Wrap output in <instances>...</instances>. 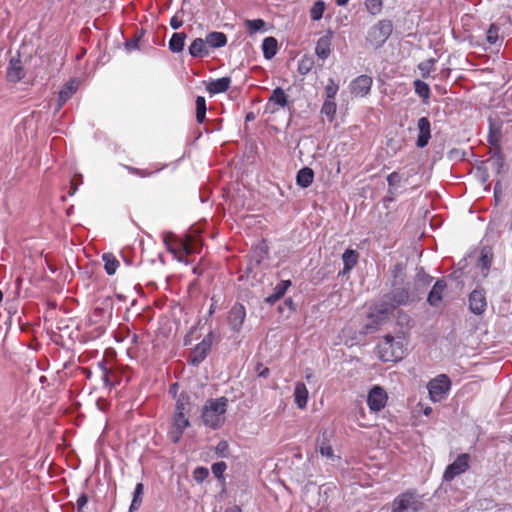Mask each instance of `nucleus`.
<instances>
[{
	"instance_id": "obj_28",
	"label": "nucleus",
	"mask_w": 512,
	"mask_h": 512,
	"mask_svg": "<svg viewBox=\"0 0 512 512\" xmlns=\"http://www.w3.org/2000/svg\"><path fill=\"white\" fill-rule=\"evenodd\" d=\"M278 49L277 40L274 37H266L262 43L263 55L266 59H272Z\"/></svg>"
},
{
	"instance_id": "obj_43",
	"label": "nucleus",
	"mask_w": 512,
	"mask_h": 512,
	"mask_svg": "<svg viewBox=\"0 0 512 512\" xmlns=\"http://www.w3.org/2000/svg\"><path fill=\"white\" fill-rule=\"evenodd\" d=\"M367 10L372 14L376 15L382 10V0H365Z\"/></svg>"
},
{
	"instance_id": "obj_19",
	"label": "nucleus",
	"mask_w": 512,
	"mask_h": 512,
	"mask_svg": "<svg viewBox=\"0 0 512 512\" xmlns=\"http://www.w3.org/2000/svg\"><path fill=\"white\" fill-rule=\"evenodd\" d=\"M447 287V284L444 279H438L430 290L427 302L433 306L437 307L443 298V293Z\"/></svg>"
},
{
	"instance_id": "obj_40",
	"label": "nucleus",
	"mask_w": 512,
	"mask_h": 512,
	"mask_svg": "<svg viewBox=\"0 0 512 512\" xmlns=\"http://www.w3.org/2000/svg\"><path fill=\"white\" fill-rule=\"evenodd\" d=\"M321 113L330 118V120H332L336 113L335 101L332 99H326L322 105Z\"/></svg>"
},
{
	"instance_id": "obj_26",
	"label": "nucleus",
	"mask_w": 512,
	"mask_h": 512,
	"mask_svg": "<svg viewBox=\"0 0 512 512\" xmlns=\"http://www.w3.org/2000/svg\"><path fill=\"white\" fill-rule=\"evenodd\" d=\"M314 180V172L309 167H304L297 172L296 182L302 188L309 187Z\"/></svg>"
},
{
	"instance_id": "obj_55",
	"label": "nucleus",
	"mask_w": 512,
	"mask_h": 512,
	"mask_svg": "<svg viewBox=\"0 0 512 512\" xmlns=\"http://www.w3.org/2000/svg\"><path fill=\"white\" fill-rule=\"evenodd\" d=\"M228 443L224 440L220 441L217 446H216V452L222 456V457H226V452L228 450Z\"/></svg>"
},
{
	"instance_id": "obj_20",
	"label": "nucleus",
	"mask_w": 512,
	"mask_h": 512,
	"mask_svg": "<svg viewBox=\"0 0 512 512\" xmlns=\"http://www.w3.org/2000/svg\"><path fill=\"white\" fill-rule=\"evenodd\" d=\"M331 40H332L331 32H329L328 34H326L318 39L316 48H315V53L320 59L325 60L330 55Z\"/></svg>"
},
{
	"instance_id": "obj_30",
	"label": "nucleus",
	"mask_w": 512,
	"mask_h": 512,
	"mask_svg": "<svg viewBox=\"0 0 512 512\" xmlns=\"http://www.w3.org/2000/svg\"><path fill=\"white\" fill-rule=\"evenodd\" d=\"M186 34L183 32L174 33L169 40V49L173 53H179L184 49Z\"/></svg>"
},
{
	"instance_id": "obj_36",
	"label": "nucleus",
	"mask_w": 512,
	"mask_h": 512,
	"mask_svg": "<svg viewBox=\"0 0 512 512\" xmlns=\"http://www.w3.org/2000/svg\"><path fill=\"white\" fill-rule=\"evenodd\" d=\"M319 452L323 457H326L329 460L335 461L338 457L334 454L333 448L329 445L325 436L321 440L319 444Z\"/></svg>"
},
{
	"instance_id": "obj_51",
	"label": "nucleus",
	"mask_w": 512,
	"mask_h": 512,
	"mask_svg": "<svg viewBox=\"0 0 512 512\" xmlns=\"http://www.w3.org/2000/svg\"><path fill=\"white\" fill-rule=\"evenodd\" d=\"M88 503V497L86 494H81L77 499V512H84V508Z\"/></svg>"
},
{
	"instance_id": "obj_61",
	"label": "nucleus",
	"mask_w": 512,
	"mask_h": 512,
	"mask_svg": "<svg viewBox=\"0 0 512 512\" xmlns=\"http://www.w3.org/2000/svg\"><path fill=\"white\" fill-rule=\"evenodd\" d=\"M395 196H396L395 189H389L386 199L388 201H393L395 199Z\"/></svg>"
},
{
	"instance_id": "obj_64",
	"label": "nucleus",
	"mask_w": 512,
	"mask_h": 512,
	"mask_svg": "<svg viewBox=\"0 0 512 512\" xmlns=\"http://www.w3.org/2000/svg\"><path fill=\"white\" fill-rule=\"evenodd\" d=\"M253 119H254V114H253L252 112H250V113H248V114L246 115V120H247V121H251V120H253Z\"/></svg>"
},
{
	"instance_id": "obj_57",
	"label": "nucleus",
	"mask_w": 512,
	"mask_h": 512,
	"mask_svg": "<svg viewBox=\"0 0 512 512\" xmlns=\"http://www.w3.org/2000/svg\"><path fill=\"white\" fill-rule=\"evenodd\" d=\"M499 138H500V132L498 131L496 133L493 129H490V133L488 136L489 143L492 145H496L499 141Z\"/></svg>"
},
{
	"instance_id": "obj_16",
	"label": "nucleus",
	"mask_w": 512,
	"mask_h": 512,
	"mask_svg": "<svg viewBox=\"0 0 512 512\" xmlns=\"http://www.w3.org/2000/svg\"><path fill=\"white\" fill-rule=\"evenodd\" d=\"M25 70L18 54L10 59L7 67V79L10 82L17 83L25 77Z\"/></svg>"
},
{
	"instance_id": "obj_15",
	"label": "nucleus",
	"mask_w": 512,
	"mask_h": 512,
	"mask_svg": "<svg viewBox=\"0 0 512 512\" xmlns=\"http://www.w3.org/2000/svg\"><path fill=\"white\" fill-rule=\"evenodd\" d=\"M372 83L373 80L370 76L360 75L351 82V93L356 97H364L369 93Z\"/></svg>"
},
{
	"instance_id": "obj_1",
	"label": "nucleus",
	"mask_w": 512,
	"mask_h": 512,
	"mask_svg": "<svg viewBox=\"0 0 512 512\" xmlns=\"http://www.w3.org/2000/svg\"><path fill=\"white\" fill-rule=\"evenodd\" d=\"M402 273L401 264H396L393 269L394 282L393 289L390 293L386 294L380 304L385 307L390 313L402 305H407L410 302V293L408 288L402 286L403 279L400 278Z\"/></svg>"
},
{
	"instance_id": "obj_6",
	"label": "nucleus",
	"mask_w": 512,
	"mask_h": 512,
	"mask_svg": "<svg viewBox=\"0 0 512 512\" xmlns=\"http://www.w3.org/2000/svg\"><path fill=\"white\" fill-rule=\"evenodd\" d=\"M421 507L422 503L414 493L405 492L394 499L392 512H417Z\"/></svg>"
},
{
	"instance_id": "obj_25",
	"label": "nucleus",
	"mask_w": 512,
	"mask_h": 512,
	"mask_svg": "<svg viewBox=\"0 0 512 512\" xmlns=\"http://www.w3.org/2000/svg\"><path fill=\"white\" fill-rule=\"evenodd\" d=\"M294 399L298 408L303 409L307 405L308 390L304 383L298 382L294 389Z\"/></svg>"
},
{
	"instance_id": "obj_14",
	"label": "nucleus",
	"mask_w": 512,
	"mask_h": 512,
	"mask_svg": "<svg viewBox=\"0 0 512 512\" xmlns=\"http://www.w3.org/2000/svg\"><path fill=\"white\" fill-rule=\"evenodd\" d=\"M387 394L379 386L373 387L367 397V403L372 411L378 412L386 405Z\"/></svg>"
},
{
	"instance_id": "obj_56",
	"label": "nucleus",
	"mask_w": 512,
	"mask_h": 512,
	"mask_svg": "<svg viewBox=\"0 0 512 512\" xmlns=\"http://www.w3.org/2000/svg\"><path fill=\"white\" fill-rule=\"evenodd\" d=\"M125 47L127 51L136 50L139 48V38H133L131 40L126 41Z\"/></svg>"
},
{
	"instance_id": "obj_11",
	"label": "nucleus",
	"mask_w": 512,
	"mask_h": 512,
	"mask_svg": "<svg viewBox=\"0 0 512 512\" xmlns=\"http://www.w3.org/2000/svg\"><path fill=\"white\" fill-rule=\"evenodd\" d=\"M246 318V309L240 304H234L228 312L227 323L233 332L239 333L242 330Z\"/></svg>"
},
{
	"instance_id": "obj_62",
	"label": "nucleus",
	"mask_w": 512,
	"mask_h": 512,
	"mask_svg": "<svg viewBox=\"0 0 512 512\" xmlns=\"http://www.w3.org/2000/svg\"><path fill=\"white\" fill-rule=\"evenodd\" d=\"M226 512H241V509L238 506H234L227 509Z\"/></svg>"
},
{
	"instance_id": "obj_12",
	"label": "nucleus",
	"mask_w": 512,
	"mask_h": 512,
	"mask_svg": "<svg viewBox=\"0 0 512 512\" xmlns=\"http://www.w3.org/2000/svg\"><path fill=\"white\" fill-rule=\"evenodd\" d=\"M288 105V96L281 87L275 88L265 106V110L269 113H275L278 108H285Z\"/></svg>"
},
{
	"instance_id": "obj_60",
	"label": "nucleus",
	"mask_w": 512,
	"mask_h": 512,
	"mask_svg": "<svg viewBox=\"0 0 512 512\" xmlns=\"http://www.w3.org/2000/svg\"><path fill=\"white\" fill-rule=\"evenodd\" d=\"M285 305L287 307H289V309L291 311H295V309H296L295 304H294V302H293V300L291 298H288V299L285 300Z\"/></svg>"
},
{
	"instance_id": "obj_49",
	"label": "nucleus",
	"mask_w": 512,
	"mask_h": 512,
	"mask_svg": "<svg viewBox=\"0 0 512 512\" xmlns=\"http://www.w3.org/2000/svg\"><path fill=\"white\" fill-rule=\"evenodd\" d=\"M227 465L225 462H216L212 465V472L217 478H221L225 472Z\"/></svg>"
},
{
	"instance_id": "obj_8",
	"label": "nucleus",
	"mask_w": 512,
	"mask_h": 512,
	"mask_svg": "<svg viewBox=\"0 0 512 512\" xmlns=\"http://www.w3.org/2000/svg\"><path fill=\"white\" fill-rule=\"evenodd\" d=\"M470 455L463 453L457 456L453 463L448 465L443 474V481H452L455 477L466 472L470 465Z\"/></svg>"
},
{
	"instance_id": "obj_46",
	"label": "nucleus",
	"mask_w": 512,
	"mask_h": 512,
	"mask_svg": "<svg viewBox=\"0 0 512 512\" xmlns=\"http://www.w3.org/2000/svg\"><path fill=\"white\" fill-rule=\"evenodd\" d=\"M434 62H435L434 59H430V60L421 62L418 65V68L421 71V75H422L423 78H427L429 76V74H430V72L432 70Z\"/></svg>"
},
{
	"instance_id": "obj_32",
	"label": "nucleus",
	"mask_w": 512,
	"mask_h": 512,
	"mask_svg": "<svg viewBox=\"0 0 512 512\" xmlns=\"http://www.w3.org/2000/svg\"><path fill=\"white\" fill-rule=\"evenodd\" d=\"M413 84L415 93L423 100L424 103H427L431 93L429 85L419 79L415 80Z\"/></svg>"
},
{
	"instance_id": "obj_22",
	"label": "nucleus",
	"mask_w": 512,
	"mask_h": 512,
	"mask_svg": "<svg viewBox=\"0 0 512 512\" xmlns=\"http://www.w3.org/2000/svg\"><path fill=\"white\" fill-rule=\"evenodd\" d=\"M291 286L290 280L280 281L273 289V293L267 296L264 301L270 305L276 303L286 293L287 289Z\"/></svg>"
},
{
	"instance_id": "obj_17",
	"label": "nucleus",
	"mask_w": 512,
	"mask_h": 512,
	"mask_svg": "<svg viewBox=\"0 0 512 512\" xmlns=\"http://www.w3.org/2000/svg\"><path fill=\"white\" fill-rule=\"evenodd\" d=\"M418 137L416 145L418 148H424L428 145L431 138V124L427 117H421L417 122Z\"/></svg>"
},
{
	"instance_id": "obj_52",
	"label": "nucleus",
	"mask_w": 512,
	"mask_h": 512,
	"mask_svg": "<svg viewBox=\"0 0 512 512\" xmlns=\"http://www.w3.org/2000/svg\"><path fill=\"white\" fill-rule=\"evenodd\" d=\"M126 168L130 173L138 175L140 177H148L152 174V172H148L146 170L135 168V167L126 166Z\"/></svg>"
},
{
	"instance_id": "obj_21",
	"label": "nucleus",
	"mask_w": 512,
	"mask_h": 512,
	"mask_svg": "<svg viewBox=\"0 0 512 512\" xmlns=\"http://www.w3.org/2000/svg\"><path fill=\"white\" fill-rule=\"evenodd\" d=\"M231 84V78L230 77H222L216 80L210 81L206 89L211 95L219 94L226 92Z\"/></svg>"
},
{
	"instance_id": "obj_50",
	"label": "nucleus",
	"mask_w": 512,
	"mask_h": 512,
	"mask_svg": "<svg viewBox=\"0 0 512 512\" xmlns=\"http://www.w3.org/2000/svg\"><path fill=\"white\" fill-rule=\"evenodd\" d=\"M183 432H184L183 429L171 427V429L169 430V433H168L170 440L173 443H178L182 438Z\"/></svg>"
},
{
	"instance_id": "obj_37",
	"label": "nucleus",
	"mask_w": 512,
	"mask_h": 512,
	"mask_svg": "<svg viewBox=\"0 0 512 512\" xmlns=\"http://www.w3.org/2000/svg\"><path fill=\"white\" fill-rule=\"evenodd\" d=\"M314 66V59L311 56L304 55L298 62V72L301 75L308 74Z\"/></svg>"
},
{
	"instance_id": "obj_47",
	"label": "nucleus",
	"mask_w": 512,
	"mask_h": 512,
	"mask_svg": "<svg viewBox=\"0 0 512 512\" xmlns=\"http://www.w3.org/2000/svg\"><path fill=\"white\" fill-rule=\"evenodd\" d=\"M498 27L495 24H491L487 33L486 39L490 44H495L498 40Z\"/></svg>"
},
{
	"instance_id": "obj_9",
	"label": "nucleus",
	"mask_w": 512,
	"mask_h": 512,
	"mask_svg": "<svg viewBox=\"0 0 512 512\" xmlns=\"http://www.w3.org/2000/svg\"><path fill=\"white\" fill-rule=\"evenodd\" d=\"M385 307H383L380 303L377 304L374 308V311L370 312L368 315V322L364 325V333H373L378 330V328L388 319L389 315H391Z\"/></svg>"
},
{
	"instance_id": "obj_4",
	"label": "nucleus",
	"mask_w": 512,
	"mask_h": 512,
	"mask_svg": "<svg viewBox=\"0 0 512 512\" xmlns=\"http://www.w3.org/2000/svg\"><path fill=\"white\" fill-rule=\"evenodd\" d=\"M379 358L384 362H396L404 357V347L400 337L386 335L378 344Z\"/></svg>"
},
{
	"instance_id": "obj_24",
	"label": "nucleus",
	"mask_w": 512,
	"mask_h": 512,
	"mask_svg": "<svg viewBox=\"0 0 512 512\" xmlns=\"http://www.w3.org/2000/svg\"><path fill=\"white\" fill-rule=\"evenodd\" d=\"M189 54L192 57H204L209 54V49L206 44V40L202 38H196L192 41L189 48Z\"/></svg>"
},
{
	"instance_id": "obj_3",
	"label": "nucleus",
	"mask_w": 512,
	"mask_h": 512,
	"mask_svg": "<svg viewBox=\"0 0 512 512\" xmlns=\"http://www.w3.org/2000/svg\"><path fill=\"white\" fill-rule=\"evenodd\" d=\"M163 242L166 249L174 255L179 262L188 264L186 256L197 252L198 243L193 241L191 238L179 239L172 232L164 234Z\"/></svg>"
},
{
	"instance_id": "obj_31",
	"label": "nucleus",
	"mask_w": 512,
	"mask_h": 512,
	"mask_svg": "<svg viewBox=\"0 0 512 512\" xmlns=\"http://www.w3.org/2000/svg\"><path fill=\"white\" fill-rule=\"evenodd\" d=\"M102 260L104 262V268L108 275L115 274L117 268L119 267L120 263L116 259V257L111 253H104L102 255Z\"/></svg>"
},
{
	"instance_id": "obj_35",
	"label": "nucleus",
	"mask_w": 512,
	"mask_h": 512,
	"mask_svg": "<svg viewBox=\"0 0 512 512\" xmlns=\"http://www.w3.org/2000/svg\"><path fill=\"white\" fill-rule=\"evenodd\" d=\"M144 493V485L142 483H138L134 489L133 499L130 505V512L137 510L140 507L142 502V496Z\"/></svg>"
},
{
	"instance_id": "obj_54",
	"label": "nucleus",
	"mask_w": 512,
	"mask_h": 512,
	"mask_svg": "<svg viewBox=\"0 0 512 512\" xmlns=\"http://www.w3.org/2000/svg\"><path fill=\"white\" fill-rule=\"evenodd\" d=\"M82 184V176L81 175H76L72 181H71V191H70V195H74L75 192L77 191L78 189V186Z\"/></svg>"
},
{
	"instance_id": "obj_33",
	"label": "nucleus",
	"mask_w": 512,
	"mask_h": 512,
	"mask_svg": "<svg viewBox=\"0 0 512 512\" xmlns=\"http://www.w3.org/2000/svg\"><path fill=\"white\" fill-rule=\"evenodd\" d=\"M493 260V255L490 249L484 248L481 251V255L479 258V265L481 266L482 270L484 271V275L486 276Z\"/></svg>"
},
{
	"instance_id": "obj_27",
	"label": "nucleus",
	"mask_w": 512,
	"mask_h": 512,
	"mask_svg": "<svg viewBox=\"0 0 512 512\" xmlns=\"http://www.w3.org/2000/svg\"><path fill=\"white\" fill-rule=\"evenodd\" d=\"M358 257H359V254L357 253V251L352 250V249H347L343 253V255H342V260H343V264H344L343 274L349 272L351 269L354 268V266L357 264Z\"/></svg>"
},
{
	"instance_id": "obj_5",
	"label": "nucleus",
	"mask_w": 512,
	"mask_h": 512,
	"mask_svg": "<svg viewBox=\"0 0 512 512\" xmlns=\"http://www.w3.org/2000/svg\"><path fill=\"white\" fill-rule=\"evenodd\" d=\"M393 31V24L388 19L378 21L367 32L366 42L373 48L378 49L384 45Z\"/></svg>"
},
{
	"instance_id": "obj_58",
	"label": "nucleus",
	"mask_w": 512,
	"mask_h": 512,
	"mask_svg": "<svg viewBox=\"0 0 512 512\" xmlns=\"http://www.w3.org/2000/svg\"><path fill=\"white\" fill-rule=\"evenodd\" d=\"M100 366H101L102 373H103L102 379L104 381V384L106 386L111 385L109 372L107 371V369L105 368V366L102 363L100 364Z\"/></svg>"
},
{
	"instance_id": "obj_44",
	"label": "nucleus",
	"mask_w": 512,
	"mask_h": 512,
	"mask_svg": "<svg viewBox=\"0 0 512 512\" xmlns=\"http://www.w3.org/2000/svg\"><path fill=\"white\" fill-rule=\"evenodd\" d=\"M209 476V470L206 467L199 466L193 471V478L197 483H202Z\"/></svg>"
},
{
	"instance_id": "obj_18",
	"label": "nucleus",
	"mask_w": 512,
	"mask_h": 512,
	"mask_svg": "<svg viewBox=\"0 0 512 512\" xmlns=\"http://www.w3.org/2000/svg\"><path fill=\"white\" fill-rule=\"evenodd\" d=\"M433 277L426 274L423 268L417 269V274L414 281V291L412 296L414 298H420V295L424 290L431 284Z\"/></svg>"
},
{
	"instance_id": "obj_7",
	"label": "nucleus",
	"mask_w": 512,
	"mask_h": 512,
	"mask_svg": "<svg viewBox=\"0 0 512 512\" xmlns=\"http://www.w3.org/2000/svg\"><path fill=\"white\" fill-rule=\"evenodd\" d=\"M428 391L433 402L443 400L450 389V380L446 375H440L428 383Z\"/></svg>"
},
{
	"instance_id": "obj_23",
	"label": "nucleus",
	"mask_w": 512,
	"mask_h": 512,
	"mask_svg": "<svg viewBox=\"0 0 512 512\" xmlns=\"http://www.w3.org/2000/svg\"><path fill=\"white\" fill-rule=\"evenodd\" d=\"M206 44L208 49L221 48L227 44V36L223 32L213 31L206 35Z\"/></svg>"
},
{
	"instance_id": "obj_48",
	"label": "nucleus",
	"mask_w": 512,
	"mask_h": 512,
	"mask_svg": "<svg viewBox=\"0 0 512 512\" xmlns=\"http://www.w3.org/2000/svg\"><path fill=\"white\" fill-rule=\"evenodd\" d=\"M401 181V176L397 172H392L387 177V182L389 185V189H395L398 187Z\"/></svg>"
},
{
	"instance_id": "obj_45",
	"label": "nucleus",
	"mask_w": 512,
	"mask_h": 512,
	"mask_svg": "<svg viewBox=\"0 0 512 512\" xmlns=\"http://www.w3.org/2000/svg\"><path fill=\"white\" fill-rule=\"evenodd\" d=\"M338 89H339V86L334 82V80L332 78H330L325 87L326 99L334 100V98L338 92Z\"/></svg>"
},
{
	"instance_id": "obj_10",
	"label": "nucleus",
	"mask_w": 512,
	"mask_h": 512,
	"mask_svg": "<svg viewBox=\"0 0 512 512\" xmlns=\"http://www.w3.org/2000/svg\"><path fill=\"white\" fill-rule=\"evenodd\" d=\"M212 342L213 334L210 332L203 338L200 343L196 345V347L191 352L189 361L192 365L197 366L204 361L211 350Z\"/></svg>"
},
{
	"instance_id": "obj_34",
	"label": "nucleus",
	"mask_w": 512,
	"mask_h": 512,
	"mask_svg": "<svg viewBox=\"0 0 512 512\" xmlns=\"http://www.w3.org/2000/svg\"><path fill=\"white\" fill-rule=\"evenodd\" d=\"M189 411H190V398L188 395L181 394L176 401L175 413L187 415L189 413Z\"/></svg>"
},
{
	"instance_id": "obj_38",
	"label": "nucleus",
	"mask_w": 512,
	"mask_h": 512,
	"mask_svg": "<svg viewBox=\"0 0 512 512\" xmlns=\"http://www.w3.org/2000/svg\"><path fill=\"white\" fill-rule=\"evenodd\" d=\"M206 115V100L202 96L196 98V119L198 123H202Z\"/></svg>"
},
{
	"instance_id": "obj_29",
	"label": "nucleus",
	"mask_w": 512,
	"mask_h": 512,
	"mask_svg": "<svg viewBox=\"0 0 512 512\" xmlns=\"http://www.w3.org/2000/svg\"><path fill=\"white\" fill-rule=\"evenodd\" d=\"M75 87L73 82L67 83L63 86V88L59 92L56 111H59L60 108L67 102L68 99L74 94Z\"/></svg>"
},
{
	"instance_id": "obj_39",
	"label": "nucleus",
	"mask_w": 512,
	"mask_h": 512,
	"mask_svg": "<svg viewBox=\"0 0 512 512\" xmlns=\"http://www.w3.org/2000/svg\"><path fill=\"white\" fill-rule=\"evenodd\" d=\"M325 10V3L321 0L316 1L310 9V17L313 21H318L322 18Z\"/></svg>"
},
{
	"instance_id": "obj_13",
	"label": "nucleus",
	"mask_w": 512,
	"mask_h": 512,
	"mask_svg": "<svg viewBox=\"0 0 512 512\" xmlns=\"http://www.w3.org/2000/svg\"><path fill=\"white\" fill-rule=\"evenodd\" d=\"M487 307L485 291L482 288L474 289L469 295V308L472 313L480 315Z\"/></svg>"
},
{
	"instance_id": "obj_2",
	"label": "nucleus",
	"mask_w": 512,
	"mask_h": 512,
	"mask_svg": "<svg viewBox=\"0 0 512 512\" xmlns=\"http://www.w3.org/2000/svg\"><path fill=\"white\" fill-rule=\"evenodd\" d=\"M227 406L228 399L226 397L207 400L201 413L203 423L214 430L220 428L225 422Z\"/></svg>"
},
{
	"instance_id": "obj_63",
	"label": "nucleus",
	"mask_w": 512,
	"mask_h": 512,
	"mask_svg": "<svg viewBox=\"0 0 512 512\" xmlns=\"http://www.w3.org/2000/svg\"><path fill=\"white\" fill-rule=\"evenodd\" d=\"M349 0H336L338 6H345Z\"/></svg>"
},
{
	"instance_id": "obj_41",
	"label": "nucleus",
	"mask_w": 512,
	"mask_h": 512,
	"mask_svg": "<svg viewBox=\"0 0 512 512\" xmlns=\"http://www.w3.org/2000/svg\"><path fill=\"white\" fill-rule=\"evenodd\" d=\"M189 425L190 422L187 415L174 413L172 427L185 430Z\"/></svg>"
},
{
	"instance_id": "obj_53",
	"label": "nucleus",
	"mask_w": 512,
	"mask_h": 512,
	"mask_svg": "<svg viewBox=\"0 0 512 512\" xmlns=\"http://www.w3.org/2000/svg\"><path fill=\"white\" fill-rule=\"evenodd\" d=\"M179 13L183 14V10L178 11L170 20V26L175 30L179 29L183 25V21L178 17Z\"/></svg>"
},
{
	"instance_id": "obj_42",
	"label": "nucleus",
	"mask_w": 512,
	"mask_h": 512,
	"mask_svg": "<svg viewBox=\"0 0 512 512\" xmlns=\"http://www.w3.org/2000/svg\"><path fill=\"white\" fill-rule=\"evenodd\" d=\"M245 26L250 33H255L264 28L265 22L262 19L246 20Z\"/></svg>"
},
{
	"instance_id": "obj_59",
	"label": "nucleus",
	"mask_w": 512,
	"mask_h": 512,
	"mask_svg": "<svg viewBox=\"0 0 512 512\" xmlns=\"http://www.w3.org/2000/svg\"><path fill=\"white\" fill-rule=\"evenodd\" d=\"M257 371L260 377L266 378L269 375V369L267 367H262V365L258 366Z\"/></svg>"
}]
</instances>
